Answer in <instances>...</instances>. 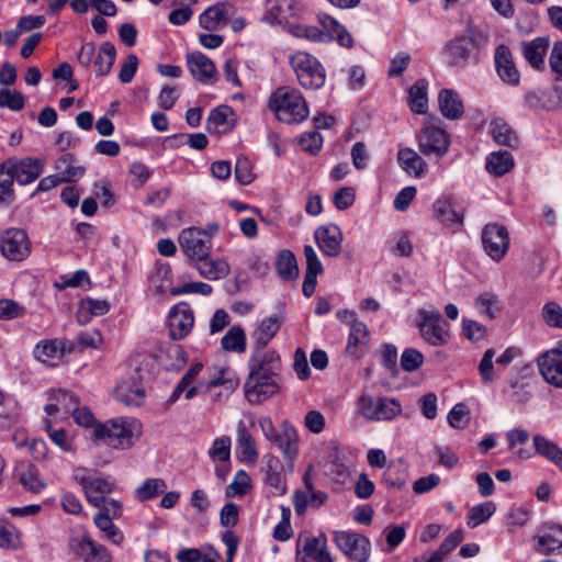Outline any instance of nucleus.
Listing matches in <instances>:
<instances>
[{"instance_id": "1", "label": "nucleus", "mask_w": 562, "mask_h": 562, "mask_svg": "<svg viewBox=\"0 0 562 562\" xmlns=\"http://www.w3.org/2000/svg\"><path fill=\"white\" fill-rule=\"evenodd\" d=\"M249 374L244 384L246 400L260 404L280 391V356L274 350H256L249 359Z\"/></svg>"}, {"instance_id": "2", "label": "nucleus", "mask_w": 562, "mask_h": 562, "mask_svg": "<svg viewBox=\"0 0 562 562\" xmlns=\"http://www.w3.org/2000/svg\"><path fill=\"white\" fill-rule=\"evenodd\" d=\"M142 435V425L135 418L119 417L98 425L93 429L95 439L114 449H130Z\"/></svg>"}, {"instance_id": "3", "label": "nucleus", "mask_w": 562, "mask_h": 562, "mask_svg": "<svg viewBox=\"0 0 562 562\" xmlns=\"http://www.w3.org/2000/svg\"><path fill=\"white\" fill-rule=\"evenodd\" d=\"M269 106L279 121L300 123L308 115V109L301 93L289 87L277 89L269 99Z\"/></svg>"}, {"instance_id": "4", "label": "nucleus", "mask_w": 562, "mask_h": 562, "mask_svg": "<svg viewBox=\"0 0 562 562\" xmlns=\"http://www.w3.org/2000/svg\"><path fill=\"white\" fill-rule=\"evenodd\" d=\"M300 85L306 89H318L325 83V69L321 63L306 52H297L290 57Z\"/></svg>"}, {"instance_id": "5", "label": "nucleus", "mask_w": 562, "mask_h": 562, "mask_svg": "<svg viewBox=\"0 0 562 562\" xmlns=\"http://www.w3.org/2000/svg\"><path fill=\"white\" fill-rule=\"evenodd\" d=\"M417 326L422 338L432 347H442L450 340V325L438 310H422Z\"/></svg>"}, {"instance_id": "6", "label": "nucleus", "mask_w": 562, "mask_h": 562, "mask_svg": "<svg viewBox=\"0 0 562 562\" xmlns=\"http://www.w3.org/2000/svg\"><path fill=\"white\" fill-rule=\"evenodd\" d=\"M74 479L82 486L87 501L93 507H101L115 485L110 476H93L83 468L75 470Z\"/></svg>"}, {"instance_id": "7", "label": "nucleus", "mask_w": 562, "mask_h": 562, "mask_svg": "<svg viewBox=\"0 0 562 562\" xmlns=\"http://www.w3.org/2000/svg\"><path fill=\"white\" fill-rule=\"evenodd\" d=\"M0 252L10 261H22L31 254V241L25 231L9 228L0 235Z\"/></svg>"}, {"instance_id": "8", "label": "nucleus", "mask_w": 562, "mask_h": 562, "mask_svg": "<svg viewBox=\"0 0 562 562\" xmlns=\"http://www.w3.org/2000/svg\"><path fill=\"white\" fill-rule=\"evenodd\" d=\"M182 251L192 263L210 255L211 241L206 232L195 227H188L181 231L178 237Z\"/></svg>"}, {"instance_id": "9", "label": "nucleus", "mask_w": 562, "mask_h": 562, "mask_svg": "<svg viewBox=\"0 0 562 562\" xmlns=\"http://www.w3.org/2000/svg\"><path fill=\"white\" fill-rule=\"evenodd\" d=\"M316 22L318 23L321 33L323 34L322 43L334 41L341 47H353L355 40L352 35L335 16L325 11H319L316 14Z\"/></svg>"}, {"instance_id": "10", "label": "nucleus", "mask_w": 562, "mask_h": 562, "mask_svg": "<svg viewBox=\"0 0 562 562\" xmlns=\"http://www.w3.org/2000/svg\"><path fill=\"white\" fill-rule=\"evenodd\" d=\"M482 244L490 258L494 261L502 260L509 247L506 227L496 223L486 224L482 231Z\"/></svg>"}, {"instance_id": "11", "label": "nucleus", "mask_w": 562, "mask_h": 562, "mask_svg": "<svg viewBox=\"0 0 562 562\" xmlns=\"http://www.w3.org/2000/svg\"><path fill=\"white\" fill-rule=\"evenodd\" d=\"M450 139L445 130L425 126L418 135V148L427 157L440 158L449 151Z\"/></svg>"}, {"instance_id": "12", "label": "nucleus", "mask_w": 562, "mask_h": 562, "mask_svg": "<svg viewBox=\"0 0 562 562\" xmlns=\"http://www.w3.org/2000/svg\"><path fill=\"white\" fill-rule=\"evenodd\" d=\"M334 541L348 558L359 562L368 560L370 541L367 537L358 532L336 531Z\"/></svg>"}, {"instance_id": "13", "label": "nucleus", "mask_w": 562, "mask_h": 562, "mask_svg": "<svg viewBox=\"0 0 562 562\" xmlns=\"http://www.w3.org/2000/svg\"><path fill=\"white\" fill-rule=\"evenodd\" d=\"M5 168L15 176V181L25 186L35 181L44 171V161L38 158L7 159Z\"/></svg>"}, {"instance_id": "14", "label": "nucleus", "mask_w": 562, "mask_h": 562, "mask_svg": "<svg viewBox=\"0 0 562 562\" xmlns=\"http://www.w3.org/2000/svg\"><path fill=\"white\" fill-rule=\"evenodd\" d=\"M344 318L350 323V333L348 344L346 346V353L352 358H359L363 352V348L369 342V330L364 323L356 318L355 312L344 311Z\"/></svg>"}, {"instance_id": "15", "label": "nucleus", "mask_w": 562, "mask_h": 562, "mask_svg": "<svg viewBox=\"0 0 562 562\" xmlns=\"http://www.w3.org/2000/svg\"><path fill=\"white\" fill-rule=\"evenodd\" d=\"M78 398L65 390H54L48 394V402L44 407L46 418L63 420L74 411Z\"/></svg>"}, {"instance_id": "16", "label": "nucleus", "mask_w": 562, "mask_h": 562, "mask_svg": "<svg viewBox=\"0 0 562 562\" xmlns=\"http://www.w3.org/2000/svg\"><path fill=\"white\" fill-rule=\"evenodd\" d=\"M539 372L544 381L555 387H562V350L551 349L537 359Z\"/></svg>"}, {"instance_id": "17", "label": "nucleus", "mask_w": 562, "mask_h": 562, "mask_svg": "<svg viewBox=\"0 0 562 562\" xmlns=\"http://www.w3.org/2000/svg\"><path fill=\"white\" fill-rule=\"evenodd\" d=\"M318 248L328 257H338L341 252L342 233L335 224L319 226L314 232Z\"/></svg>"}, {"instance_id": "18", "label": "nucleus", "mask_w": 562, "mask_h": 562, "mask_svg": "<svg viewBox=\"0 0 562 562\" xmlns=\"http://www.w3.org/2000/svg\"><path fill=\"white\" fill-rule=\"evenodd\" d=\"M265 460L263 482L270 488V494L273 496L284 495L288 486L285 475L283 474V464L272 454L265 456Z\"/></svg>"}, {"instance_id": "19", "label": "nucleus", "mask_w": 562, "mask_h": 562, "mask_svg": "<svg viewBox=\"0 0 562 562\" xmlns=\"http://www.w3.org/2000/svg\"><path fill=\"white\" fill-rule=\"evenodd\" d=\"M194 316L187 304H178L169 312L170 336L175 340L183 339L192 329Z\"/></svg>"}, {"instance_id": "20", "label": "nucleus", "mask_w": 562, "mask_h": 562, "mask_svg": "<svg viewBox=\"0 0 562 562\" xmlns=\"http://www.w3.org/2000/svg\"><path fill=\"white\" fill-rule=\"evenodd\" d=\"M443 55L448 65L465 67L473 57V49L465 36H457L450 40L443 47Z\"/></svg>"}, {"instance_id": "21", "label": "nucleus", "mask_w": 562, "mask_h": 562, "mask_svg": "<svg viewBox=\"0 0 562 562\" xmlns=\"http://www.w3.org/2000/svg\"><path fill=\"white\" fill-rule=\"evenodd\" d=\"M189 70L194 79L202 83H213L216 79L214 63L201 52H193L187 56Z\"/></svg>"}, {"instance_id": "22", "label": "nucleus", "mask_w": 562, "mask_h": 562, "mask_svg": "<svg viewBox=\"0 0 562 562\" xmlns=\"http://www.w3.org/2000/svg\"><path fill=\"white\" fill-rule=\"evenodd\" d=\"M234 7L229 3H216L207 8L199 18L200 25L209 31L221 30L234 14Z\"/></svg>"}, {"instance_id": "23", "label": "nucleus", "mask_w": 562, "mask_h": 562, "mask_svg": "<svg viewBox=\"0 0 562 562\" xmlns=\"http://www.w3.org/2000/svg\"><path fill=\"white\" fill-rule=\"evenodd\" d=\"M236 454L239 461L248 464H255L259 457L256 440L243 420L237 424Z\"/></svg>"}, {"instance_id": "24", "label": "nucleus", "mask_w": 562, "mask_h": 562, "mask_svg": "<svg viewBox=\"0 0 562 562\" xmlns=\"http://www.w3.org/2000/svg\"><path fill=\"white\" fill-rule=\"evenodd\" d=\"M304 557L296 558V562H310L307 559L314 562H330L331 555L327 550V538L324 533H319L317 537H307L302 546L301 550Z\"/></svg>"}, {"instance_id": "25", "label": "nucleus", "mask_w": 562, "mask_h": 562, "mask_svg": "<svg viewBox=\"0 0 562 562\" xmlns=\"http://www.w3.org/2000/svg\"><path fill=\"white\" fill-rule=\"evenodd\" d=\"M496 70L501 79L512 86L520 81L519 71L513 60L512 53L506 45H499L495 52Z\"/></svg>"}, {"instance_id": "26", "label": "nucleus", "mask_w": 562, "mask_h": 562, "mask_svg": "<svg viewBox=\"0 0 562 562\" xmlns=\"http://www.w3.org/2000/svg\"><path fill=\"white\" fill-rule=\"evenodd\" d=\"M525 101L531 109L554 110L562 105V90L530 91L526 93Z\"/></svg>"}, {"instance_id": "27", "label": "nucleus", "mask_w": 562, "mask_h": 562, "mask_svg": "<svg viewBox=\"0 0 562 562\" xmlns=\"http://www.w3.org/2000/svg\"><path fill=\"white\" fill-rule=\"evenodd\" d=\"M438 104L441 114L448 120L457 121L463 116V102L453 89H442L438 95Z\"/></svg>"}, {"instance_id": "28", "label": "nucleus", "mask_w": 562, "mask_h": 562, "mask_svg": "<svg viewBox=\"0 0 562 562\" xmlns=\"http://www.w3.org/2000/svg\"><path fill=\"white\" fill-rule=\"evenodd\" d=\"M281 427V432H278L270 441L278 446L285 460L292 463L297 454V434L286 420L282 423Z\"/></svg>"}, {"instance_id": "29", "label": "nucleus", "mask_w": 562, "mask_h": 562, "mask_svg": "<svg viewBox=\"0 0 562 562\" xmlns=\"http://www.w3.org/2000/svg\"><path fill=\"white\" fill-rule=\"evenodd\" d=\"M193 266L200 276L209 280H220L229 274V265L221 258L212 259L210 256L198 260Z\"/></svg>"}, {"instance_id": "30", "label": "nucleus", "mask_w": 562, "mask_h": 562, "mask_svg": "<svg viewBox=\"0 0 562 562\" xmlns=\"http://www.w3.org/2000/svg\"><path fill=\"white\" fill-rule=\"evenodd\" d=\"M397 160L402 169L415 178H420L426 173V161L412 148H401L397 153Z\"/></svg>"}, {"instance_id": "31", "label": "nucleus", "mask_w": 562, "mask_h": 562, "mask_svg": "<svg viewBox=\"0 0 562 562\" xmlns=\"http://www.w3.org/2000/svg\"><path fill=\"white\" fill-rule=\"evenodd\" d=\"M282 319L277 316L263 318L254 333L256 350L265 351L263 348L270 342L280 329Z\"/></svg>"}, {"instance_id": "32", "label": "nucleus", "mask_w": 562, "mask_h": 562, "mask_svg": "<svg viewBox=\"0 0 562 562\" xmlns=\"http://www.w3.org/2000/svg\"><path fill=\"white\" fill-rule=\"evenodd\" d=\"M533 447L538 454L553 463L562 472V449L544 436H533Z\"/></svg>"}, {"instance_id": "33", "label": "nucleus", "mask_w": 562, "mask_h": 562, "mask_svg": "<svg viewBox=\"0 0 562 562\" xmlns=\"http://www.w3.org/2000/svg\"><path fill=\"white\" fill-rule=\"evenodd\" d=\"M549 43L543 37H537L528 43H522V54L528 63L537 69H540L544 65V55L547 53Z\"/></svg>"}, {"instance_id": "34", "label": "nucleus", "mask_w": 562, "mask_h": 562, "mask_svg": "<svg viewBox=\"0 0 562 562\" xmlns=\"http://www.w3.org/2000/svg\"><path fill=\"white\" fill-rule=\"evenodd\" d=\"M428 82L418 79L408 90V106L416 114H425L428 109Z\"/></svg>"}, {"instance_id": "35", "label": "nucleus", "mask_w": 562, "mask_h": 562, "mask_svg": "<svg viewBox=\"0 0 562 562\" xmlns=\"http://www.w3.org/2000/svg\"><path fill=\"white\" fill-rule=\"evenodd\" d=\"M110 305L105 300L90 297L80 301L77 319L80 324H87L93 316H101L109 312Z\"/></svg>"}, {"instance_id": "36", "label": "nucleus", "mask_w": 562, "mask_h": 562, "mask_svg": "<svg viewBox=\"0 0 562 562\" xmlns=\"http://www.w3.org/2000/svg\"><path fill=\"white\" fill-rule=\"evenodd\" d=\"M513 155L507 150H499L488 155L486 170L495 177H502L514 168Z\"/></svg>"}, {"instance_id": "37", "label": "nucleus", "mask_w": 562, "mask_h": 562, "mask_svg": "<svg viewBox=\"0 0 562 562\" xmlns=\"http://www.w3.org/2000/svg\"><path fill=\"white\" fill-rule=\"evenodd\" d=\"M115 398L128 407H139L145 400V390L140 386H132L128 382H122L115 390Z\"/></svg>"}, {"instance_id": "38", "label": "nucleus", "mask_w": 562, "mask_h": 562, "mask_svg": "<svg viewBox=\"0 0 562 562\" xmlns=\"http://www.w3.org/2000/svg\"><path fill=\"white\" fill-rule=\"evenodd\" d=\"M33 353L37 360L49 363L61 359L65 353L64 344L57 339L43 340L35 346Z\"/></svg>"}, {"instance_id": "39", "label": "nucleus", "mask_w": 562, "mask_h": 562, "mask_svg": "<svg viewBox=\"0 0 562 562\" xmlns=\"http://www.w3.org/2000/svg\"><path fill=\"white\" fill-rule=\"evenodd\" d=\"M116 50L112 43L103 42L94 57L93 66L97 76L103 77L108 75L114 64Z\"/></svg>"}, {"instance_id": "40", "label": "nucleus", "mask_w": 562, "mask_h": 562, "mask_svg": "<svg viewBox=\"0 0 562 562\" xmlns=\"http://www.w3.org/2000/svg\"><path fill=\"white\" fill-rule=\"evenodd\" d=\"M490 133L498 145L515 147L518 143L515 132L502 119H494L491 122Z\"/></svg>"}, {"instance_id": "41", "label": "nucleus", "mask_w": 562, "mask_h": 562, "mask_svg": "<svg viewBox=\"0 0 562 562\" xmlns=\"http://www.w3.org/2000/svg\"><path fill=\"white\" fill-rule=\"evenodd\" d=\"M203 366L202 363L192 364L186 374L182 376L175 391L171 394L170 401L175 402L182 392H186V398L191 400L198 393L196 386H190V384L194 381L198 374L201 372Z\"/></svg>"}, {"instance_id": "42", "label": "nucleus", "mask_w": 562, "mask_h": 562, "mask_svg": "<svg viewBox=\"0 0 562 562\" xmlns=\"http://www.w3.org/2000/svg\"><path fill=\"white\" fill-rule=\"evenodd\" d=\"M225 351L243 353L246 350V334L241 326H232L221 339Z\"/></svg>"}, {"instance_id": "43", "label": "nucleus", "mask_w": 562, "mask_h": 562, "mask_svg": "<svg viewBox=\"0 0 562 562\" xmlns=\"http://www.w3.org/2000/svg\"><path fill=\"white\" fill-rule=\"evenodd\" d=\"M278 276L283 280H293L299 276L296 258L290 250H281L276 261Z\"/></svg>"}, {"instance_id": "44", "label": "nucleus", "mask_w": 562, "mask_h": 562, "mask_svg": "<svg viewBox=\"0 0 562 562\" xmlns=\"http://www.w3.org/2000/svg\"><path fill=\"white\" fill-rule=\"evenodd\" d=\"M231 115H233V111L226 105L212 110L206 121L207 131L215 134L226 131L231 125L228 120Z\"/></svg>"}, {"instance_id": "45", "label": "nucleus", "mask_w": 562, "mask_h": 562, "mask_svg": "<svg viewBox=\"0 0 562 562\" xmlns=\"http://www.w3.org/2000/svg\"><path fill=\"white\" fill-rule=\"evenodd\" d=\"M167 488L165 480L160 477L147 479L135 491L134 496L139 502H146L164 493Z\"/></svg>"}, {"instance_id": "46", "label": "nucleus", "mask_w": 562, "mask_h": 562, "mask_svg": "<svg viewBox=\"0 0 562 562\" xmlns=\"http://www.w3.org/2000/svg\"><path fill=\"white\" fill-rule=\"evenodd\" d=\"M475 306L480 314L493 319L501 311L502 302L495 293L486 291L476 297Z\"/></svg>"}, {"instance_id": "47", "label": "nucleus", "mask_w": 562, "mask_h": 562, "mask_svg": "<svg viewBox=\"0 0 562 562\" xmlns=\"http://www.w3.org/2000/svg\"><path fill=\"white\" fill-rule=\"evenodd\" d=\"M372 420H391L402 412L398 401L391 397H378Z\"/></svg>"}, {"instance_id": "48", "label": "nucleus", "mask_w": 562, "mask_h": 562, "mask_svg": "<svg viewBox=\"0 0 562 562\" xmlns=\"http://www.w3.org/2000/svg\"><path fill=\"white\" fill-rule=\"evenodd\" d=\"M496 505L491 501L473 506L468 512L467 525L470 528H476L477 526L488 520V518L494 515Z\"/></svg>"}, {"instance_id": "49", "label": "nucleus", "mask_w": 562, "mask_h": 562, "mask_svg": "<svg viewBox=\"0 0 562 562\" xmlns=\"http://www.w3.org/2000/svg\"><path fill=\"white\" fill-rule=\"evenodd\" d=\"M436 217L446 224H461L463 215L457 212L450 200L439 199L434 204Z\"/></svg>"}, {"instance_id": "50", "label": "nucleus", "mask_w": 562, "mask_h": 562, "mask_svg": "<svg viewBox=\"0 0 562 562\" xmlns=\"http://www.w3.org/2000/svg\"><path fill=\"white\" fill-rule=\"evenodd\" d=\"M72 156L67 154L56 161V169L63 182H70L85 175V168L71 165Z\"/></svg>"}, {"instance_id": "51", "label": "nucleus", "mask_w": 562, "mask_h": 562, "mask_svg": "<svg viewBox=\"0 0 562 562\" xmlns=\"http://www.w3.org/2000/svg\"><path fill=\"white\" fill-rule=\"evenodd\" d=\"M288 33L297 38H305L313 43H322L319 26L303 24V23H288L285 26Z\"/></svg>"}, {"instance_id": "52", "label": "nucleus", "mask_w": 562, "mask_h": 562, "mask_svg": "<svg viewBox=\"0 0 562 562\" xmlns=\"http://www.w3.org/2000/svg\"><path fill=\"white\" fill-rule=\"evenodd\" d=\"M538 543L544 553H551L562 548V526L549 527L548 531L538 538Z\"/></svg>"}, {"instance_id": "53", "label": "nucleus", "mask_w": 562, "mask_h": 562, "mask_svg": "<svg viewBox=\"0 0 562 562\" xmlns=\"http://www.w3.org/2000/svg\"><path fill=\"white\" fill-rule=\"evenodd\" d=\"M93 521L100 531L104 533L105 539L116 546H120L123 542L124 536L122 531L112 522V518L106 517L105 515H95Z\"/></svg>"}, {"instance_id": "54", "label": "nucleus", "mask_w": 562, "mask_h": 562, "mask_svg": "<svg viewBox=\"0 0 562 562\" xmlns=\"http://www.w3.org/2000/svg\"><path fill=\"white\" fill-rule=\"evenodd\" d=\"M94 543L95 541H93L90 538V536L83 535L81 537L72 538L69 541V548L77 557L81 558L85 562H90Z\"/></svg>"}, {"instance_id": "55", "label": "nucleus", "mask_w": 562, "mask_h": 562, "mask_svg": "<svg viewBox=\"0 0 562 562\" xmlns=\"http://www.w3.org/2000/svg\"><path fill=\"white\" fill-rule=\"evenodd\" d=\"M251 488V481L248 473L244 470H239L233 480V482L226 488L227 496H244Z\"/></svg>"}, {"instance_id": "56", "label": "nucleus", "mask_w": 562, "mask_h": 562, "mask_svg": "<svg viewBox=\"0 0 562 562\" xmlns=\"http://www.w3.org/2000/svg\"><path fill=\"white\" fill-rule=\"evenodd\" d=\"M232 440L227 436L216 438L209 451V456L212 460L229 461L231 458Z\"/></svg>"}, {"instance_id": "57", "label": "nucleus", "mask_w": 562, "mask_h": 562, "mask_svg": "<svg viewBox=\"0 0 562 562\" xmlns=\"http://www.w3.org/2000/svg\"><path fill=\"white\" fill-rule=\"evenodd\" d=\"M390 250L392 254L401 257H409L413 252V245L405 232L396 233L391 243Z\"/></svg>"}, {"instance_id": "58", "label": "nucleus", "mask_w": 562, "mask_h": 562, "mask_svg": "<svg viewBox=\"0 0 562 562\" xmlns=\"http://www.w3.org/2000/svg\"><path fill=\"white\" fill-rule=\"evenodd\" d=\"M424 363L423 353L415 348H407L401 356V367L406 372H414Z\"/></svg>"}, {"instance_id": "59", "label": "nucleus", "mask_w": 562, "mask_h": 562, "mask_svg": "<svg viewBox=\"0 0 562 562\" xmlns=\"http://www.w3.org/2000/svg\"><path fill=\"white\" fill-rule=\"evenodd\" d=\"M24 103L25 100L22 93L9 89L0 90V108L20 111L24 108Z\"/></svg>"}, {"instance_id": "60", "label": "nucleus", "mask_w": 562, "mask_h": 562, "mask_svg": "<svg viewBox=\"0 0 562 562\" xmlns=\"http://www.w3.org/2000/svg\"><path fill=\"white\" fill-rule=\"evenodd\" d=\"M56 422L57 420H53L52 418H45L44 419L45 429H46L49 438L56 446H58L59 448H61L65 451H70L71 443L67 438L66 431L64 429H53V424Z\"/></svg>"}, {"instance_id": "61", "label": "nucleus", "mask_w": 562, "mask_h": 562, "mask_svg": "<svg viewBox=\"0 0 562 562\" xmlns=\"http://www.w3.org/2000/svg\"><path fill=\"white\" fill-rule=\"evenodd\" d=\"M235 178L243 186H247L252 182L255 176L252 173V164L248 158H237L235 165Z\"/></svg>"}, {"instance_id": "62", "label": "nucleus", "mask_w": 562, "mask_h": 562, "mask_svg": "<svg viewBox=\"0 0 562 562\" xmlns=\"http://www.w3.org/2000/svg\"><path fill=\"white\" fill-rule=\"evenodd\" d=\"M299 144L302 150L315 155L322 148L323 137L317 131L307 132L300 136Z\"/></svg>"}, {"instance_id": "63", "label": "nucleus", "mask_w": 562, "mask_h": 562, "mask_svg": "<svg viewBox=\"0 0 562 562\" xmlns=\"http://www.w3.org/2000/svg\"><path fill=\"white\" fill-rule=\"evenodd\" d=\"M542 317L549 326L562 328V307L558 303H547L542 308Z\"/></svg>"}, {"instance_id": "64", "label": "nucleus", "mask_w": 562, "mask_h": 562, "mask_svg": "<svg viewBox=\"0 0 562 562\" xmlns=\"http://www.w3.org/2000/svg\"><path fill=\"white\" fill-rule=\"evenodd\" d=\"M468 407L463 403L454 405L448 414V423L451 427L463 429L467 426Z\"/></svg>"}]
</instances>
